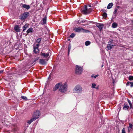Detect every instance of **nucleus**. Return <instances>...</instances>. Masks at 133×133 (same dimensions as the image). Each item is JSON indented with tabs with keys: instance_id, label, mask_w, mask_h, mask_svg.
I'll return each instance as SVG.
<instances>
[{
	"instance_id": "ea45409f",
	"label": "nucleus",
	"mask_w": 133,
	"mask_h": 133,
	"mask_svg": "<svg viewBox=\"0 0 133 133\" xmlns=\"http://www.w3.org/2000/svg\"><path fill=\"white\" fill-rule=\"evenodd\" d=\"M103 66V65H102V67Z\"/></svg>"
},
{
	"instance_id": "dca6fc26",
	"label": "nucleus",
	"mask_w": 133,
	"mask_h": 133,
	"mask_svg": "<svg viewBox=\"0 0 133 133\" xmlns=\"http://www.w3.org/2000/svg\"><path fill=\"white\" fill-rule=\"evenodd\" d=\"M118 26L117 24L116 23H113L112 25V28H116Z\"/></svg>"
},
{
	"instance_id": "39448f33",
	"label": "nucleus",
	"mask_w": 133,
	"mask_h": 133,
	"mask_svg": "<svg viewBox=\"0 0 133 133\" xmlns=\"http://www.w3.org/2000/svg\"><path fill=\"white\" fill-rule=\"evenodd\" d=\"M83 69L81 66L76 65V66L75 72L76 74L80 75L81 74Z\"/></svg>"
},
{
	"instance_id": "ddd939ff",
	"label": "nucleus",
	"mask_w": 133,
	"mask_h": 133,
	"mask_svg": "<svg viewBox=\"0 0 133 133\" xmlns=\"http://www.w3.org/2000/svg\"><path fill=\"white\" fill-rule=\"evenodd\" d=\"M82 28L78 27L75 28L74 29V30L76 32H79L81 31Z\"/></svg>"
},
{
	"instance_id": "2eb2a0df",
	"label": "nucleus",
	"mask_w": 133,
	"mask_h": 133,
	"mask_svg": "<svg viewBox=\"0 0 133 133\" xmlns=\"http://www.w3.org/2000/svg\"><path fill=\"white\" fill-rule=\"evenodd\" d=\"M127 86H130L131 87H133V82H128L126 84Z\"/></svg>"
},
{
	"instance_id": "72a5a7b5",
	"label": "nucleus",
	"mask_w": 133,
	"mask_h": 133,
	"mask_svg": "<svg viewBox=\"0 0 133 133\" xmlns=\"http://www.w3.org/2000/svg\"><path fill=\"white\" fill-rule=\"evenodd\" d=\"M21 97L23 99H27V97L25 96H22Z\"/></svg>"
},
{
	"instance_id": "412c9836",
	"label": "nucleus",
	"mask_w": 133,
	"mask_h": 133,
	"mask_svg": "<svg viewBox=\"0 0 133 133\" xmlns=\"http://www.w3.org/2000/svg\"><path fill=\"white\" fill-rule=\"evenodd\" d=\"M129 108V106L127 104H124V106L123 107V109L125 110H127Z\"/></svg>"
},
{
	"instance_id": "f8f14e48",
	"label": "nucleus",
	"mask_w": 133,
	"mask_h": 133,
	"mask_svg": "<svg viewBox=\"0 0 133 133\" xmlns=\"http://www.w3.org/2000/svg\"><path fill=\"white\" fill-rule=\"evenodd\" d=\"M14 30L17 32H19L20 31L18 25H15L14 28Z\"/></svg>"
},
{
	"instance_id": "c756f323",
	"label": "nucleus",
	"mask_w": 133,
	"mask_h": 133,
	"mask_svg": "<svg viewBox=\"0 0 133 133\" xmlns=\"http://www.w3.org/2000/svg\"><path fill=\"white\" fill-rule=\"evenodd\" d=\"M96 84L95 83H92V88H96Z\"/></svg>"
},
{
	"instance_id": "2f4dec72",
	"label": "nucleus",
	"mask_w": 133,
	"mask_h": 133,
	"mask_svg": "<svg viewBox=\"0 0 133 133\" xmlns=\"http://www.w3.org/2000/svg\"><path fill=\"white\" fill-rule=\"evenodd\" d=\"M103 16L105 17H107V14L106 13H104L103 15Z\"/></svg>"
},
{
	"instance_id": "e433bc0d",
	"label": "nucleus",
	"mask_w": 133,
	"mask_h": 133,
	"mask_svg": "<svg viewBox=\"0 0 133 133\" xmlns=\"http://www.w3.org/2000/svg\"><path fill=\"white\" fill-rule=\"evenodd\" d=\"M3 72V70H1V71H0V74H1V73H2V72Z\"/></svg>"
},
{
	"instance_id": "6ab92c4d",
	"label": "nucleus",
	"mask_w": 133,
	"mask_h": 133,
	"mask_svg": "<svg viewBox=\"0 0 133 133\" xmlns=\"http://www.w3.org/2000/svg\"><path fill=\"white\" fill-rule=\"evenodd\" d=\"M132 125L130 123L129 124V126L128 127V131L129 132H130V131L132 129Z\"/></svg>"
},
{
	"instance_id": "bb28decb",
	"label": "nucleus",
	"mask_w": 133,
	"mask_h": 133,
	"mask_svg": "<svg viewBox=\"0 0 133 133\" xmlns=\"http://www.w3.org/2000/svg\"><path fill=\"white\" fill-rule=\"evenodd\" d=\"M129 79L130 81H131L133 80V76H130L129 77Z\"/></svg>"
},
{
	"instance_id": "a878e982",
	"label": "nucleus",
	"mask_w": 133,
	"mask_h": 133,
	"mask_svg": "<svg viewBox=\"0 0 133 133\" xmlns=\"http://www.w3.org/2000/svg\"><path fill=\"white\" fill-rule=\"evenodd\" d=\"M81 31L82 32H87L89 31L87 30L84 29L82 28V29H81Z\"/></svg>"
},
{
	"instance_id": "a19ab883",
	"label": "nucleus",
	"mask_w": 133,
	"mask_h": 133,
	"mask_svg": "<svg viewBox=\"0 0 133 133\" xmlns=\"http://www.w3.org/2000/svg\"><path fill=\"white\" fill-rule=\"evenodd\" d=\"M96 89H98V88H96Z\"/></svg>"
},
{
	"instance_id": "aec40b11",
	"label": "nucleus",
	"mask_w": 133,
	"mask_h": 133,
	"mask_svg": "<svg viewBox=\"0 0 133 133\" xmlns=\"http://www.w3.org/2000/svg\"><path fill=\"white\" fill-rule=\"evenodd\" d=\"M28 25L25 24L23 27V31H24L26 30V28L28 27Z\"/></svg>"
},
{
	"instance_id": "393cba45",
	"label": "nucleus",
	"mask_w": 133,
	"mask_h": 133,
	"mask_svg": "<svg viewBox=\"0 0 133 133\" xmlns=\"http://www.w3.org/2000/svg\"><path fill=\"white\" fill-rule=\"evenodd\" d=\"M127 100H128V102L129 104L130 108H132V104H131V101H130V100L129 99H128Z\"/></svg>"
},
{
	"instance_id": "20e7f679",
	"label": "nucleus",
	"mask_w": 133,
	"mask_h": 133,
	"mask_svg": "<svg viewBox=\"0 0 133 133\" xmlns=\"http://www.w3.org/2000/svg\"><path fill=\"white\" fill-rule=\"evenodd\" d=\"M82 91L81 87L79 85H76L73 90L74 92H80Z\"/></svg>"
},
{
	"instance_id": "4468645a",
	"label": "nucleus",
	"mask_w": 133,
	"mask_h": 133,
	"mask_svg": "<svg viewBox=\"0 0 133 133\" xmlns=\"http://www.w3.org/2000/svg\"><path fill=\"white\" fill-rule=\"evenodd\" d=\"M22 7L27 10L29 9L30 8V6L29 5L25 4H23L22 5Z\"/></svg>"
},
{
	"instance_id": "1a4fd4ad",
	"label": "nucleus",
	"mask_w": 133,
	"mask_h": 133,
	"mask_svg": "<svg viewBox=\"0 0 133 133\" xmlns=\"http://www.w3.org/2000/svg\"><path fill=\"white\" fill-rule=\"evenodd\" d=\"M97 26L99 29L100 30H101L103 28L104 25L103 24L98 23L96 25Z\"/></svg>"
},
{
	"instance_id": "b1692460",
	"label": "nucleus",
	"mask_w": 133,
	"mask_h": 133,
	"mask_svg": "<svg viewBox=\"0 0 133 133\" xmlns=\"http://www.w3.org/2000/svg\"><path fill=\"white\" fill-rule=\"evenodd\" d=\"M46 17H44L43 19V22L44 24L46 23Z\"/></svg>"
},
{
	"instance_id": "0eeeda50",
	"label": "nucleus",
	"mask_w": 133,
	"mask_h": 133,
	"mask_svg": "<svg viewBox=\"0 0 133 133\" xmlns=\"http://www.w3.org/2000/svg\"><path fill=\"white\" fill-rule=\"evenodd\" d=\"M40 112L38 110H37L36 112H35L32 116L33 118H37V119L40 116Z\"/></svg>"
},
{
	"instance_id": "f704fd0d",
	"label": "nucleus",
	"mask_w": 133,
	"mask_h": 133,
	"mask_svg": "<svg viewBox=\"0 0 133 133\" xmlns=\"http://www.w3.org/2000/svg\"><path fill=\"white\" fill-rule=\"evenodd\" d=\"M122 133H125V129L124 128H123V129H122Z\"/></svg>"
},
{
	"instance_id": "58836bf2",
	"label": "nucleus",
	"mask_w": 133,
	"mask_h": 133,
	"mask_svg": "<svg viewBox=\"0 0 133 133\" xmlns=\"http://www.w3.org/2000/svg\"><path fill=\"white\" fill-rule=\"evenodd\" d=\"M89 7H91V5H89Z\"/></svg>"
},
{
	"instance_id": "6e6552de",
	"label": "nucleus",
	"mask_w": 133,
	"mask_h": 133,
	"mask_svg": "<svg viewBox=\"0 0 133 133\" xmlns=\"http://www.w3.org/2000/svg\"><path fill=\"white\" fill-rule=\"evenodd\" d=\"M39 46V44H37L34 47V52L35 54L38 52L39 49H38V47Z\"/></svg>"
},
{
	"instance_id": "473e14b6",
	"label": "nucleus",
	"mask_w": 133,
	"mask_h": 133,
	"mask_svg": "<svg viewBox=\"0 0 133 133\" xmlns=\"http://www.w3.org/2000/svg\"><path fill=\"white\" fill-rule=\"evenodd\" d=\"M75 36V35L74 34L72 33L70 35V37L73 38L74 36Z\"/></svg>"
},
{
	"instance_id": "7c9ffc66",
	"label": "nucleus",
	"mask_w": 133,
	"mask_h": 133,
	"mask_svg": "<svg viewBox=\"0 0 133 133\" xmlns=\"http://www.w3.org/2000/svg\"><path fill=\"white\" fill-rule=\"evenodd\" d=\"M98 76V75H92L91 76V77H94V78H95L97 77Z\"/></svg>"
},
{
	"instance_id": "7ed1b4c3",
	"label": "nucleus",
	"mask_w": 133,
	"mask_h": 133,
	"mask_svg": "<svg viewBox=\"0 0 133 133\" xmlns=\"http://www.w3.org/2000/svg\"><path fill=\"white\" fill-rule=\"evenodd\" d=\"M50 53L49 52H45L44 51L41 52V55L43 57L46 59V60L48 61L50 57Z\"/></svg>"
},
{
	"instance_id": "f3484780",
	"label": "nucleus",
	"mask_w": 133,
	"mask_h": 133,
	"mask_svg": "<svg viewBox=\"0 0 133 133\" xmlns=\"http://www.w3.org/2000/svg\"><path fill=\"white\" fill-rule=\"evenodd\" d=\"M113 5V4L112 3H109L107 6V9H109L111 8L112 6Z\"/></svg>"
},
{
	"instance_id": "5701e85b",
	"label": "nucleus",
	"mask_w": 133,
	"mask_h": 133,
	"mask_svg": "<svg viewBox=\"0 0 133 133\" xmlns=\"http://www.w3.org/2000/svg\"><path fill=\"white\" fill-rule=\"evenodd\" d=\"M90 44V42L89 41H87L85 43V45L87 46L89 45Z\"/></svg>"
},
{
	"instance_id": "f257e3e1",
	"label": "nucleus",
	"mask_w": 133,
	"mask_h": 133,
	"mask_svg": "<svg viewBox=\"0 0 133 133\" xmlns=\"http://www.w3.org/2000/svg\"><path fill=\"white\" fill-rule=\"evenodd\" d=\"M68 86L66 83H62L60 82L57 84L54 88L53 90L55 91L59 89V91L62 93L65 92L67 90Z\"/></svg>"
},
{
	"instance_id": "f03ea898",
	"label": "nucleus",
	"mask_w": 133,
	"mask_h": 133,
	"mask_svg": "<svg viewBox=\"0 0 133 133\" xmlns=\"http://www.w3.org/2000/svg\"><path fill=\"white\" fill-rule=\"evenodd\" d=\"M92 11V9L91 8H87V5H84L83 7L82 8L81 10L82 13L85 15L90 13Z\"/></svg>"
},
{
	"instance_id": "c85d7f7f",
	"label": "nucleus",
	"mask_w": 133,
	"mask_h": 133,
	"mask_svg": "<svg viewBox=\"0 0 133 133\" xmlns=\"http://www.w3.org/2000/svg\"><path fill=\"white\" fill-rule=\"evenodd\" d=\"M71 45L69 44L68 45V53L69 54L70 49H71Z\"/></svg>"
},
{
	"instance_id": "423d86ee",
	"label": "nucleus",
	"mask_w": 133,
	"mask_h": 133,
	"mask_svg": "<svg viewBox=\"0 0 133 133\" xmlns=\"http://www.w3.org/2000/svg\"><path fill=\"white\" fill-rule=\"evenodd\" d=\"M29 14L28 12H24L19 16V18L22 20H24L27 18Z\"/></svg>"
},
{
	"instance_id": "9d476101",
	"label": "nucleus",
	"mask_w": 133,
	"mask_h": 133,
	"mask_svg": "<svg viewBox=\"0 0 133 133\" xmlns=\"http://www.w3.org/2000/svg\"><path fill=\"white\" fill-rule=\"evenodd\" d=\"M37 118H31L30 120H28L27 122V123L29 124H30L33 121L37 119Z\"/></svg>"
},
{
	"instance_id": "9b49d317",
	"label": "nucleus",
	"mask_w": 133,
	"mask_h": 133,
	"mask_svg": "<svg viewBox=\"0 0 133 133\" xmlns=\"http://www.w3.org/2000/svg\"><path fill=\"white\" fill-rule=\"evenodd\" d=\"M39 63L42 64H45L46 63V62L44 59H41L39 60Z\"/></svg>"
},
{
	"instance_id": "c9c22d12",
	"label": "nucleus",
	"mask_w": 133,
	"mask_h": 133,
	"mask_svg": "<svg viewBox=\"0 0 133 133\" xmlns=\"http://www.w3.org/2000/svg\"><path fill=\"white\" fill-rule=\"evenodd\" d=\"M117 11V9H115L114 10V13L115 14Z\"/></svg>"
},
{
	"instance_id": "4c0bfd02",
	"label": "nucleus",
	"mask_w": 133,
	"mask_h": 133,
	"mask_svg": "<svg viewBox=\"0 0 133 133\" xmlns=\"http://www.w3.org/2000/svg\"><path fill=\"white\" fill-rule=\"evenodd\" d=\"M110 41V42H111V43L112 42V40L111 39Z\"/></svg>"
},
{
	"instance_id": "cd10ccee",
	"label": "nucleus",
	"mask_w": 133,
	"mask_h": 133,
	"mask_svg": "<svg viewBox=\"0 0 133 133\" xmlns=\"http://www.w3.org/2000/svg\"><path fill=\"white\" fill-rule=\"evenodd\" d=\"M41 38H38L36 41V42L37 43H40V42L41 41Z\"/></svg>"
},
{
	"instance_id": "4be33fe9",
	"label": "nucleus",
	"mask_w": 133,
	"mask_h": 133,
	"mask_svg": "<svg viewBox=\"0 0 133 133\" xmlns=\"http://www.w3.org/2000/svg\"><path fill=\"white\" fill-rule=\"evenodd\" d=\"M113 45L110 44H108L107 46V48L108 50H110L112 48V46Z\"/></svg>"
},
{
	"instance_id": "a211bd4d",
	"label": "nucleus",
	"mask_w": 133,
	"mask_h": 133,
	"mask_svg": "<svg viewBox=\"0 0 133 133\" xmlns=\"http://www.w3.org/2000/svg\"><path fill=\"white\" fill-rule=\"evenodd\" d=\"M33 30V29L32 28H30L27 30L26 32L27 33H29L30 32H32Z\"/></svg>"
}]
</instances>
